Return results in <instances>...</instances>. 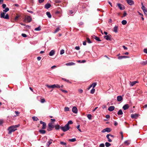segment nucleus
<instances>
[{"mask_svg":"<svg viewBox=\"0 0 147 147\" xmlns=\"http://www.w3.org/2000/svg\"><path fill=\"white\" fill-rule=\"evenodd\" d=\"M64 53V50L63 49H62L60 51V54L61 55H62Z\"/></svg>","mask_w":147,"mask_h":147,"instance_id":"50","label":"nucleus"},{"mask_svg":"<svg viewBox=\"0 0 147 147\" xmlns=\"http://www.w3.org/2000/svg\"><path fill=\"white\" fill-rule=\"evenodd\" d=\"M20 126V125H12L9 127L8 128L9 131L8 134H11L12 132L14 131L17 130L16 128Z\"/></svg>","mask_w":147,"mask_h":147,"instance_id":"1","label":"nucleus"},{"mask_svg":"<svg viewBox=\"0 0 147 147\" xmlns=\"http://www.w3.org/2000/svg\"><path fill=\"white\" fill-rule=\"evenodd\" d=\"M111 131V129L110 128L107 127L103 130H102L101 132L102 133H104L105 132H110Z\"/></svg>","mask_w":147,"mask_h":147,"instance_id":"5","label":"nucleus"},{"mask_svg":"<svg viewBox=\"0 0 147 147\" xmlns=\"http://www.w3.org/2000/svg\"><path fill=\"white\" fill-rule=\"evenodd\" d=\"M75 63L73 62H69L65 64V65L67 66H71L75 65Z\"/></svg>","mask_w":147,"mask_h":147,"instance_id":"17","label":"nucleus"},{"mask_svg":"<svg viewBox=\"0 0 147 147\" xmlns=\"http://www.w3.org/2000/svg\"><path fill=\"white\" fill-rule=\"evenodd\" d=\"M99 146L100 147H105V144L103 143H102Z\"/></svg>","mask_w":147,"mask_h":147,"instance_id":"56","label":"nucleus"},{"mask_svg":"<svg viewBox=\"0 0 147 147\" xmlns=\"http://www.w3.org/2000/svg\"><path fill=\"white\" fill-rule=\"evenodd\" d=\"M39 132L40 134H44L46 133V131L43 129H40L39 130Z\"/></svg>","mask_w":147,"mask_h":147,"instance_id":"18","label":"nucleus"},{"mask_svg":"<svg viewBox=\"0 0 147 147\" xmlns=\"http://www.w3.org/2000/svg\"><path fill=\"white\" fill-rule=\"evenodd\" d=\"M140 63L142 65H146L147 64V61H142Z\"/></svg>","mask_w":147,"mask_h":147,"instance_id":"26","label":"nucleus"},{"mask_svg":"<svg viewBox=\"0 0 147 147\" xmlns=\"http://www.w3.org/2000/svg\"><path fill=\"white\" fill-rule=\"evenodd\" d=\"M129 57L128 56H119L118 59H121L123 58H128Z\"/></svg>","mask_w":147,"mask_h":147,"instance_id":"13","label":"nucleus"},{"mask_svg":"<svg viewBox=\"0 0 147 147\" xmlns=\"http://www.w3.org/2000/svg\"><path fill=\"white\" fill-rule=\"evenodd\" d=\"M55 128L56 130H58L59 129L60 126L59 125H57L55 126Z\"/></svg>","mask_w":147,"mask_h":147,"instance_id":"34","label":"nucleus"},{"mask_svg":"<svg viewBox=\"0 0 147 147\" xmlns=\"http://www.w3.org/2000/svg\"><path fill=\"white\" fill-rule=\"evenodd\" d=\"M62 80L65 81L67 82H69L70 83H71V82H69V80H67L66 79H65V78H62Z\"/></svg>","mask_w":147,"mask_h":147,"instance_id":"40","label":"nucleus"},{"mask_svg":"<svg viewBox=\"0 0 147 147\" xmlns=\"http://www.w3.org/2000/svg\"><path fill=\"white\" fill-rule=\"evenodd\" d=\"M32 118L34 121H37L39 120V119L37 118V117L34 116Z\"/></svg>","mask_w":147,"mask_h":147,"instance_id":"29","label":"nucleus"},{"mask_svg":"<svg viewBox=\"0 0 147 147\" xmlns=\"http://www.w3.org/2000/svg\"><path fill=\"white\" fill-rule=\"evenodd\" d=\"M53 140L50 139L49 141L47 142V147L49 146L52 143Z\"/></svg>","mask_w":147,"mask_h":147,"instance_id":"19","label":"nucleus"},{"mask_svg":"<svg viewBox=\"0 0 147 147\" xmlns=\"http://www.w3.org/2000/svg\"><path fill=\"white\" fill-rule=\"evenodd\" d=\"M73 122L72 121L70 120L68 121L67 123L66 124L67 125L69 126V124H73Z\"/></svg>","mask_w":147,"mask_h":147,"instance_id":"32","label":"nucleus"},{"mask_svg":"<svg viewBox=\"0 0 147 147\" xmlns=\"http://www.w3.org/2000/svg\"><path fill=\"white\" fill-rule=\"evenodd\" d=\"M129 107V106L128 104H126L124 105L123 107V108L124 110H126L128 109Z\"/></svg>","mask_w":147,"mask_h":147,"instance_id":"14","label":"nucleus"},{"mask_svg":"<svg viewBox=\"0 0 147 147\" xmlns=\"http://www.w3.org/2000/svg\"><path fill=\"white\" fill-rule=\"evenodd\" d=\"M51 6V5L49 3H47L45 5V7L46 9H48L50 8Z\"/></svg>","mask_w":147,"mask_h":147,"instance_id":"16","label":"nucleus"},{"mask_svg":"<svg viewBox=\"0 0 147 147\" xmlns=\"http://www.w3.org/2000/svg\"><path fill=\"white\" fill-rule=\"evenodd\" d=\"M105 146L107 147H109V146H110L111 145V144L109 143V142H106L105 144Z\"/></svg>","mask_w":147,"mask_h":147,"instance_id":"37","label":"nucleus"},{"mask_svg":"<svg viewBox=\"0 0 147 147\" xmlns=\"http://www.w3.org/2000/svg\"><path fill=\"white\" fill-rule=\"evenodd\" d=\"M117 5L121 10H123L124 9V6L120 3H117Z\"/></svg>","mask_w":147,"mask_h":147,"instance_id":"8","label":"nucleus"},{"mask_svg":"<svg viewBox=\"0 0 147 147\" xmlns=\"http://www.w3.org/2000/svg\"><path fill=\"white\" fill-rule=\"evenodd\" d=\"M76 140V138H72L71 139H69V141L71 142H74Z\"/></svg>","mask_w":147,"mask_h":147,"instance_id":"33","label":"nucleus"},{"mask_svg":"<svg viewBox=\"0 0 147 147\" xmlns=\"http://www.w3.org/2000/svg\"><path fill=\"white\" fill-rule=\"evenodd\" d=\"M41 59V57H40L38 56L37 57V59L38 61L40 60Z\"/></svg>","mask_w":147,"mask_h":147,"instance_id":"64","label":"nucleus"},{"mask_svg":"<svg viewBox=\"0 0 147 147\" xmlns=\"http://www.w3.org/2000/svg\"><path fill=\"white\" fill-rule=\"evenodd\" d=\"M4 18L7 19H9V16L8 14H6V16H5Z\"/></svg>","mask_w":147,"mask_h":147,"instance_id":"47","label":"nucleus"},{"mask_svg":"<svg viewBox=\"0 0 147 147\" xmlns=\"http://www.w3.org/2000/svg\"><path fill=\"white\" fill-rule=\"evenodd\" d=\"M9 9L8 7L6 8L3 11V12H6L9 11Z\"/></svg>","mask_w":147,"mask_h":147,"instance_id":"48","label":"nucleus"},{"mask_svg":"<svg viewBox=\"0 0 147 147\" xmlns=\"http://www.w3.org/2000/svg\"><path fill=\"white\" fill-rule=\"evenodd\" d=\"M121 23L123 25H125L127 24V22L126 20H124L122 21Z\"/></svg>","mask_w":147,"mask_h":147,"instance_id":"30","label":"nucleus"},{"mask_svg":"<svg viewBox=\"0 0 147 147\" xmlns=\"http://www.w3.org/2000/svg\"><path fill=\"white\" fill-rule=\"evenodd\" d=\"M127 15V13L126 11H124V13L123 14V17Z\"/></svg>","mask_w":147,"mask_h":147,"instance_id":"57","label":"nucleus"},{"mask_svg":"<svg viewBox=\"0 0 147 147\" xmlns=\"http://www.w3.org/2000/svg\"><path fill=\"white\" fill-rule=\"evenodd\" d=\"M92 37L95 39L96 40L98 41H101V40L98 37L95 36L94 35H93L92 36Z\"/></svg>","mask_w":147,"mask_h":147,"instance_id":"12","label":"nucleus"},{"mask_svg":"<svg viewBox=\"0 0 147 147\" xmlns=\"http://www.w3.org/2000/svg\"><path fill=\"white\" fill-rule=\"evenodd\" d=\"M137 82V81H135L132 82L131 83V86H134L135 84Z\"/></svg>","mask_w":147,"mask_h":147,"instance_id":"43","label":"nucleus"},{"mask_svg":"<svg viewBox=\"0 0 147 147\" xmlns=\"http://www.w3.org/2000/svg\"><path fill=\"white\" fill-rule=\"evenodd\" d=\"M60 90L63 92L65 93H67V91L64 90H63L62 89H60Z\"/></svg>","mask_w":147,"mask_h":147,"instance_id":"54","label":"nucleus"},{"mask_svg":"<svg viewBox=\"0 0 147 147\" xmlns=\"http://www.w3.org/2000/svg\"><path fill=\"white\" fill-rule=\"evenodd\" d=\"M3 123V120L0 119V126L2 125Z\"/></svg>","mask_w":147,"mask_h":147,"instance_id":"51","label":"nucleus"},{"mask_svg":"<svg viewBox=\"0 0 147 147\" xmlns=\"http://www.w3.org/2000/svg\"><path fill=\"white\" fill-rule=\"evenodd\" d=\"M144 52L146 53L147 54V49H144L143 50Z\"/></svg>","mask_w":147,"mask_h":147,"instance_id":"62","label":"nucleus"},{"mask_svg":"<svg viewBox=\"0 0 147 147\" xmlns=\"http://www.w3.org/2000/svg\"><path fill=\"white\" fill-rule=\"evenodd\" d=\"M55 1L57 3H59L61 2V1L58 0H55Z\"/></svg>","mask_w":147,"mask_h":147,"instance_id":"58","label":"nucleus"},{"mask_svg":"<svg viewBox=\"0 0 147 147\" xmlns=\"http://www.w3.org/2000/svg\"><path fill=\"white\" fill-rule=\"evenodd\" d=\"M60 128L63 131L65 132L69 130L70 127L69 126L66 124L63 127H60Z\"/></svg>","mask_w":147,"mask_h":147,"instance_id":"2","label":"nucleus"},{"mask_svg":"<svg viewBox=\"0 0 147 147\" xmlns=\"http://www.w3.org/2000/svg\"><path fill=\"white\" fill-rule=\"evenodd\" d=\"M5 13H4V12L1 13V18H4V17L5 16Z\"/></svg>","mask_w":147,"mask_h":147,"instance_id":"31","label":"nucleus"},{"mask_svg":"<svg viewBox=\"0 0 147 147\" xmlns=\"http://www.w3.org/2000/svg\"><path fill=\"white\" fill-rule=\"evenodd\" d=\"M54 127V125L51 123H49L48 125V127L47 129V131H50L53 129Z\"/></svg>","mask_w":147,"mask_h":147,"instance_id":"3","label":"nucleus"},{"mask_svg":"<svg viewBox=\"0 0 147 147\" xmlns=\"http://www.w3.org/2000/svg\"><path fill=\"white\" fill-rule=\"evenodd\" d=\"M34 30H36V31H40V30H41L40 26H39L37 28H35V29H34Z\"/></svg>","mask_w":147,"mask_h":147,"instance_id":"38","label":"nucleus"},{"mask_svg":"<svg viewBox=\"0 0 147 147\" xmlns=\"http://www.w3.org/2000/svg\"><path fill=\"white\" fill-rule=\"evenodd\" d=\"M45 102V99L44 98H42L40 100V102L42 103H44Z\"/></svg>","mask_w":147,"mask_h":147,"instance_id":"49","label":"nucleus"},{"mask_svg":"<svg viewBox=\"0 0 147 147\" xmlns=\"http://www.w3.org/2000/svg\"><path fill=\"white\" fill-rule=\"evenodd\" d=\"M87 117L89 119H92V115L91 114L88 115Z\"/></svg>","mask_w":147,"mask_h":147,"instance_id":"42","label":"nucleus"},{"mask_svg":"<svg viewBox=\"0 0 147 147\" xmlns=\"http://www.w3.org/2000/svg\"><path fill=\"white\" fill-rule=\"evenodd\" d=\"M55 53V51L54 50H52L49 53V55L50 56H52Z\"/></svg>","mask_w":147,"mask_h":147,"instance_id":"23","label":"nucleus"},{"mask_svg":"<svg viewBox=\"0 0 147 147\" xmlns=\"http://www.w3.org/2000/svg\"><path fill=\"white\" fill-rule=\"evenodd\" d=\"M122 97L121 96H119L117 97V100L118 101H121L122 100Z\"/></svg>","mask_w":147,"mask_h":147,"instance_id":"20","label":"nucleus"},{"mask_svg":"<svg viewBox=\"0 0 147 147\" xmlns=\"http://www.w3.org/2000/svg\"><path fill=\"white\" fill-rule=\"evenodd\" d=\"M46 86L47 87L49 88H54V84L52 85H49V84H47L46 85Z\"/></svg>","mask_w":147,"mask_h":147,"instance_id":"21","label":"nucleus"},{"mask_svg":"<svg viewBox=\"0 0 147 147\" xmlns=\"http://www.w3.org/2000/svg\"><path fill=\"white\" fill-rule=\"evenodd\" d=\"M26 19L27 20V22H30L32 21V19L30 16H27L26 17Z\"/></svg>","mask_w":147,"mask_h":147,"instance_id":"9","label":"nucleus"},{"mask_svg":"<svg viewBox=\"0 0 147 147\" xmlns=\"http://www.w3.org/2000/svg\"><path fill=\"white\" fill-rule=\"evenodd\" d=\"M80 125H79L77 126V128L79 131H80V132H82L81 130L80 129Z\"/></svg>","mask_w":147,"mask_h":147,"instance_id":"52","label":"nucleus"},{"mask_svg":"<svg viewBox=\"0 0 147 147\" xmlns=\"http://www.w3.org/2000/svg\"><path fill=\"white\" fill-rule=\"evenodd\" d=\"M95 91V89L94 88H93L90 91V93L92 94H93Z\"/></svg>","mask_w":147,"mask_h":147,"instance_id":"41","label":"nucleus"},{"mask_svg":"<svg viewBox=\"0 0 147 147\" xmlns=\"http://www.w3.org/2000/svg\"><path fill=\"white\" fill-rule=\"evenodd\" d=\"M2 7L3 8H5L6 7V5L5 4H3L2 5Z\"/></svg>","mask_w":147,"mask_h":147,"instance_id":"61","label":"nucleus"},{"mask_svg":"<svg viewBox=\"0 0 147 147\" xmlns=\"http://www.w3.org/2000/svg\"><path fill=\"white\" fill-rule=\"evenodd\" d=\"M96 84H97L96 82H94V83H93L91 85H92V87H93V88H94L96 86Z\"/></svg>","mask_w":147,"mask_h":147,"instance_id":"35","label":"nucleus"},{"mask_svg":"<svg viewBox=\"0 0 147 147\" xmlns=\"http://www.w3.org/2000/svg\"><path fill=\"white\" fill-rule=\"evenodd\" d=\"M44 1V0H38V2L39 3H41L43 2Z\"/></svg>","mask_w":147,"mask_h":147,"instance_id":"63","label":"nucleus"},{"mask_svg":"<svg viewBox=\"0 0 147 147\" xmlns=\"http://www.w3.org/2000/svg\"><path fill=\"white\" fill-rule=\"evenodd\" d=\"M109 135L107 134L106 136V137L108 139V141L109 142H111L112 141V140L111 139H110L109 137Z\"/></svg>","mask_w":147,"mask_h":147,"instance_id":"27","label":"nucleus"},{"mask_svg":"<svg viewBox=\"0 0 147 147\" xmlns=\"http://www.w3.org/2000/svg\"><path fill=\"white\" fill-rule=\"evenodd\" d=\"M86 40L88 43H92V42L90 40V39L89 38L87 37Z\"/></svg>","mask_w":147,"mask_h":147,"instance_id":"45","label":"nucleus"},{"mask_svg":"<svg viewBox=\"0 0 147 147\" xmlns=\"http://www.w3.org/2000/svg\"><path fill=\"white\" fill-rule=\"evenodd\" d=\"M75 49L77 50H79L80 49V48L79 46H76L75 48Z\"/></svg>","mask_w":147,"mask_h":147,"instance_id":"60","label":"nucleus"},{"mask_svg":"<svg viewBox=\"0 0 147 147\" xmlns=\"http://www.w3.org/2000/svg\"><path fill=\"white\" fill-rule=\"evenodd\" d=\"M118 115H121L123 114V112L121 109H120L119 110V111L117 113Z\"/></svg>","mask_w":147,"mask_h":147,"instance_id":"28","label":"nucleus"},{"mask_svg":"<svg viewBox=\"0 0 147 147\" xmlns=\"http://www.w3.org/2000/svg\"><path fill=\"white\" fill-rule=\"evenodd\" d=\"M125 144L127 145H128L130 144V142L129 140L125 141L124 142Z\"/></svg>","mask_w":147,"mask_h":147,"instance_id":"46","label":"nucleus"},{"mask_svg":"<svg viewBox=\"0 0 147 147\" xmlns=\"http://www.w3.org/2000/svg\"><path fill=\"white\" fill-rule=\"evenodd\" d=\"M138 117V115L137 114H131V117L132 119H136Z\"/></svg>","mask_w":147,"mask_h":147,"instance_id":"11","label":"nucleus"},{"mask_svg":"<svg viewBox=\"0 0 147 147\" xmlns=\"http://www.w3.org/2000/svg\"><path fill=\"white\" fill-rule=\"evenodd\" d=\"M46 14L49 18H51V14L50 13L49 11H47L46 12Z\"/></svg>","mask_w":147,"mask_h":147,"instance_id":"25","label":"nucleus"},{"mask_svg":"<svg viewBox=\"0 0 147 147\" xmlns=\"http://www.w3.org/2000/svg\"><path fill=\"white\" fill-rule=\"evenodd\" d=\"M60 30L59 27H58V28L55 30L54 33H55L58 32Z\"/></svg>","mask_w":147,"mask_h":147,"instance_id":"36","label":"nucleus"},{"mask_svg":"<svg viewBox=\"0 0 147 147\" xmlns=\"http://www.w3.org/2000/svg\"><path fill=\"white\" fill-rule=\"evenodd\" d=\"M111 36L110 34H109L107 35L104 36V38L105 39L107 40H111Z\"/></svg>","mask_w":147,"mask_h":147,"instance_id":"7","label":"nucleus"},{"mask_svg":"<svg viewBox=\"0 0 147 147\" xmlns=\"http://www.w3.org/2000/svg\"><path fill=\"white\" fill-rule=\"evenodd\" d=\"M127 3L130 5H132L134 4V2L132 0H125Z\"/></svg>","mask_w":147,"mask_h":147,"instance_id":"6","label":"nucleus"},{"mask_svg":"<svg viewBox=\"0 0 147 147\" xmlns=\"http://www.w3.org/2000/svg\"><path fill=\"white\" fill-rule=\"evenodd\" d=\"M54 88H59L60 87V86L58 84H54Z\"/></svg>","mask_w":147,"mask_h":147,"instance_id":"39","label":"nucleus"},{"mask_svg":"<svg viewBox=\"0 0 147 147\" xmlns=\"http://www.w3.org/2000/svg\"><path fill=\"white\" fill-rule=\"evenodd\" d=\"M141 8L144 12V13H145V12H147V9H146L145 7L144 6L142 5Z\"/></svg>","mask_w":147,"mask_h":147,"instance_id":"22","label":"nucleus"},{"mask_svg":"<svg viewBox=\"0 0 147 147\" xmlns=\"http://www.w3.org/2000/svg\"><path fill=\"white\" fill-rule=\"evenodd\" d=\"M60 144L62 145H66V143L64 142H60Z\"/></svg>","mask_w":147,"mask_h":147,"instance_id":"53","label":"nucleus"},{"mask_svg":"<svg viewBox=\"0 0 147 147\" xmlns=\"http://www.w3.org/2000/svg\"><path fill=\"white\" fill-rule=\"evenodd\" d=\"M40 124L42 125V129H45L46 128L47 125L45 122L42 121H40Z\"/></svg>","mask_w":147,"mask_h":147,"instance_id":"4","label":"nucleus"},{"mask_svg":"<svg viewBox=\"0 0 147 147\" xmlns=\"http://www.w3.org/2000/svg\"><path fill=\"white\" fill-rule=\"evenodd\" d=\"M69 111V108L68 107H65L64 108V111Z\"/></svg>","mask_w":147,"mask_h":147,"instance_id":"44","label":"nucleus"},{"mask_svg":"<svg viewBox=\"0 0 147 147\" xmlns=\"http://www.w3.org/2000/svg\"><path fill=\"white\" fill-rule=\"evenodd\" d=\"M73 112L75 113H77L78 112V109L76 107H74L72 109Z\"/></svg>","mask_w":147,"mask_h":147,"instance_id":"10","label":"nucleus"},{"mask_svg":"<svg viewBox=\"0 0 147 147\" xmlns=\"http://www.w3.org/2000/svg\"><path fill=\"white\" fill-rule=\"evenodd\" d=\"M22 36L24 37H26L27 35L25 34L22 33Z\"/></svg>","mask_w":147,"mask_h":147,"instance_id":"55","label":"nucleus"},{"mask_svg":"<svg viewBox=\"0 0 147 147\" xmlns=\"http://www.w3.org/2000/svg\"><path fill=\"white\" fill-rule=\"evenodd\" d=\"M114 109L115 107L114 106H111L109 107L108 110L110 111H112L114 110Z\"/></svg>","mask_w":147,"mask_h":147,"instance_id":"15","label":"nucleus"},{"mask_svg":"<svg viewBox=\"0 0 147 147\" xmlns=\"http://www.w3.org/2000/svg\"><path fill=\"white\" fill-rule=\"evenodd\" d=\"M83 90L82 89H79L78 92L80 93H82L83 92Z\"/></svg>","mask_w":147,"mask_h":147,"instance_id":"59","label":"nucleus"},{"mask_svg":"<svg viewBox=\"0 0 147 147\" xmlns=\"http://www.w3.org/2000/svg\"><path fill=\"white\" fill-rule=\"evenodd\" d=\"M118 27L117 26H115L113 28V31L115 33L117 32Z\"/></svg>","mask_w":147,"mask_h":147,"instance_id":"24","label":"nucleus"}]
</instances>
